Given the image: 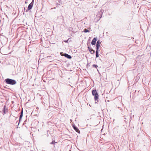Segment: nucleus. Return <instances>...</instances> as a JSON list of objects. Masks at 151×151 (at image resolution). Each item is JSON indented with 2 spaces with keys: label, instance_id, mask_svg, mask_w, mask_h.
<instances>
[{
  "label": "nucleus",
  "instance_id": "14",
  "mask_svg": "<svg viewBox=\"0 0 151 151\" xmlns=\"http://www.w3.org/2000/svg\"><path fill=\"white\" fill-rule=\"evenodd\" d=\"M100 42L99 40H98L96 43V44H100Z\"/></svg>",
  "mask_w": 151,
  "mask_h": 151
},
{
  "label": "nucleus",
  "instance_id": "6",
  "mask_svg": "<svg viewBox=\"0 0 151 151\" xmlns=\"http://www.w3.org/2000/svg\"><path fill=\"white\" fill-rule=\"evenodd\" d=\"M23 110L22 109L20 115L19 116V122L18 123V124H19V122H20L23 116Z\"/></svg>",
  "mask_w": 151,
  "mask_h": 151
},
{
  "label": "nucleus",
  "instance_id": "5",
  "mask_svg": "<svg viewBox=\"0 0 151 151\" xmlns=\"http://www.w3.org/2000/svg\"><path fill=\"white\" fill-rule=\"evenodd\" d=\"M97 40L96 37L94 38L92 40L91 42V44L92 45H95L96 42Z\"/></svg>",
  "mask_w": 151,
  "mask_h": 151
},
{
  "label": "nucleus",
  "instance_id": "2",
  "mask_svg": "<svg viewBox=\"0 0 151 151\" xmlns=\"http://www.w3.org/2000/svg\"><path fill=\"white\" fill-rule=\"evenodd\" d=\"M92 94L93 96H94V99L96 101L99 98V95L96 91V90H93L92 91Z\"/></svg>",
  "mask_w": 151,
  "mask_h": 151
},
{
  "label": "nucleus",
  "instance_id": "17",
  "mask_svg": "<svg viewBox=\"0 0 151 151\" xmlns=\"http://www.w3.org/2000/svg\"><path fill=\"white\" fill-rule=\"evenodd\" d=\"M26 12H27L28 10H26Z\"/></svg>",
  "mask_w": 151,
  "mask_h": 151
},
{
  "label": "nucleus",
  "instance_id": "18",
  "mask_svg": "<svg viewBox=\"0 0 151 151\" xmlns=\"http://www.w3.org/2000/svg\"><path fill=\"white\" fill-rule=\"evenodd\" d=\"M97 103V102H96H96H95V103Z\"/></svg>",
  "mask_w": 151,
  "mask_h": 151
},
{
  "label": "nucleus",
  "instance_id": "9",
  "mask_svg": "<svg viewBox=\"0 0 151 151\" xmlns=\"http://www.w3.org/2000/svg\"><path fill=\"white\" fill-rule=\"evenodd\" d=\"M100 46V44H96V50H98L99 47Z\"/></svg>",
  "mask_w": 151,
  "mask_h": 151
},
{
  "label": "nucleus",
  "instance_id": "3",
  "mask_svg": "<svg viewBox=\"0 0 151 151\" xmlns=\"http://www.w3.org/2000/svg\"><path fill=\"white\" fill-rule=\"evenodd\" d=\"M34 1V0H32L31 3L28 5V10H30L32 9Z\"/></svg>",
  "mask_w": 151,
  "mask_h": 151
},
{
  "label": "nucleus",
  "instance_id": "20",
  "mask_svg": "<svg viewBox=\"0 0 151 151\" xmlns=\"http://www.w3.org/2000/svg\"><path fill=\"white\" fill-rule=\"evenodd\" d=\"M25 3H27V2L25 1Z\"/></svg>",
  "mask_w": 151,
  "mask_h": 151
},
{
  "label": "nucleus",
  "instance_id": "10",
  "mask_svg": "<svg viewBox=\"0 0 151 151\" xmlns=\"http://www.w3.org/2000/svg\"><path fill=\"white\" fill-rule=\"evenodd\" d=\"M96 57L97 58L99 57V50H96Z\"/></svg>",
  "mask_w": 151,
  "mask_h": 151
},
{
  "label": "nucleus",
  "instance_id": "7",
  "mask_svg": "<svg viewBox=\"0 0 151 151\" xmlns=\"http://www.w3.org/2000/svg\"><path fill=\"white\" fill-rule=\"evenodd\" d=\"M64 56L66 58L69 59H71L72 58L71 56L70 55H69L66 53H65L64 54Z\"/></svg>",
  "mask_w": 151,
  "mask_h": 151
},
{
  "label": "nucleus",
  "instance_id": "12",
  "mask_svg": "<svg viewBox=\"0 0 151 151\" xmlns=\"http://www.w3.org/2000/svg\"><path fill=\"white\" fill-rule=\"evenodd\" d=\"M92 66L93 67H95L96 68H97L98 67V65L95 64H93L92 65Z\"/></svg>",
  "mask_w": 151,
  "mask_h": 151
},
{
  "label": "nucleus",
  "instance_id": "16",
  "mask_svg": "<svg viewBox=\"0 0 151 151\" xmlns=\"http://www.w3.org/2000/svg\"><path fill=\"white\" fill-rule=\"evenodd\" d=\"M72 125L73 128H74V127H76L74 124H72Z\"/></svg>",
  "mask_w": 151,
  "mask_h": 151
},
{
  "label": "nucleus",
  "instance_id": "13",
  "mask_svg": "<svg viewBox=\"0 0 151 151\" xmlns=\"http://www.w3.org/2000/svg\"><path fill=\"white\" fill-rule=\"evenodd\" d=\"M5 106H4V114H5Z\"/></svg>",
  "mask_w": 151,
  "mask_h": 151
},
{
  "label": "nucleus",
  "instance_id": "1",
  "mask_svg": "<svg viewBox=\"0 0 151 151\" xmlns=\"http://www.w3.org/2000/svg\"><path fill=\"white\" fill-rule=\"evenodd\" d=\"M6 83L8 84L14 85L16 83V81L9 78H7L5 80Z\"/></svg>",
  "mask_w": 151,
  "mask_h": 151
},
{
  "label": "nucleus",
  "instance_id": "15",
  "mask_svg": "<svg viewBox=\"0 0 151 151\" xmlns=\"http://www.w3.org/2000/svg\"><path fill=\"white\" fill-rule=\"evenodd\" d=\"M55 141H53L50 144H53L55 143Z\"/></svg>",
  "mask_w": 151,
  "mask_h": 151
},
{
  "label": "nucleus",
  "instance_id": "8",
  "mask_svg": "<svg viewBox=\"0 0 151 151\" xmlns=\"http://www.w3.org/2000/svg\"><path fill=\"white\" fill-rule=\"evenodd\" d=\"M73 129L78 133H80V131L76 127H74Z\"/></svg>",
  "mask_w": 151,
  "mask_h": 151
},
{
  "label": "nucleus",
  "instance_id": "19",
  "mask_svg": "<svg viewBox=\"0 0 151 151\" xmlns=\"http://www.w3.org/2000/svg\"><path fill=\"white\" fill-rule=\"evenodd\" d=\"M65 42H67V41H65Z\"/></svg>",
  "mask_w": 151,
  "mask_h": 151
},
{
  "label": "nucleus",
  "instance_id": "11",
  "mask_svg": "<svg viewBox=\"0 0 151 151\" xmlns=\"http://www.w3.org/2000/svg\"><path fill=\"white\" fill-rule=\"evenodd\" d=\"M84 32H85V33H86V32H89L90 31L88 29H84Z\"/></svg>",
  "mask_w": 151,
  "mask_h": 151
},
{
  "label": "nucleus",
  "instance_id": "4",
  "mask_svg": "<svg viewBox=\"0 0 151 151\" xmlns=\"http://www.w3.org/2000/svg\"><path fill=\"white\" fill-rule=\"evenodd\" d=\"M88 48L89 51L90 52L91 54H93L95 53V51L93 50L91 47H90L89 46H88Z\"/></svg>",
  "mask_w": 151,
  "mask_h": 151
}]
</instances>
